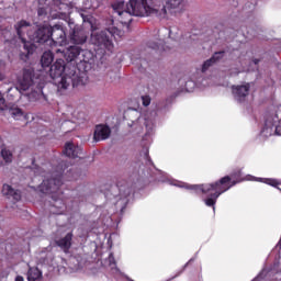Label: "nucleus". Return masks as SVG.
Here are the masks:
<instances>
[{"mask_svg": "<svg viewBox=\"0 0 281 281\" xmlns=\"http://www.w3.org/2000/svg\"><path fill=\"white\" fill-rule=\"evenodd\" d=\"M34 43H40L41 45L45 43H49L52 45V26L44 25L37 29V31L33 34Z\"/></svg>", "mask_w": 281, "mask_h": 281, "instance_id": "11", "label": "nucleus"}, {"mask_svg": "<svg viewBox=\"0 0 281 281\" xmlns=\"http://www.w3.org/2000/svg\"><path fill=\"white\" fill-rule=\"evenodd\" d=\"M81 16H82L85 23H87V21H89V15H85L83 13H81Z\"/></svg>", "mask_w": 281, "mask_h": 281, "instance_id": "36", "label": "nucleus"}, {"mask_svg": "<svg viewBox=\"0 0 281 281\" xmlns=\"http://www.w3.org/2000/svg\"><path fill=\"white\" fill-rule=\"evenodd\" d=\"M124 32L115 26H111L100 32H93L91 34V43L100 47L101 49H112L113 40L112 38H122Z\"/></svg>", "mask_w": 281, "mask_h": 281, "instance_id": "5", "label": "nucleus"}, {"mask_svg": "<svg viewBox=\"0 0 281 281\" xmlns=\"http://www.w3.org/2000/svg\"><path fill=\"white\" fill-rule=\"evenodd\" d=\"M142 102H143V106H149L150 105V97L148 95H144L140 98Z\"/></svg>", "mask_w": 281, "mask_h": 281, "instance_id": "34", "label": "nucleus"}, {"mask_svg": "<svg viewBox=\"0 0 281 281\" xmlns=\"http://www.w3.org/2000/svg\"><path fill=\"white\" fill-rule=\"evenodd\" d=\"M112 8L119 16H121L120 22L123 25H128L133 21V13L128 12V8L124 9V2H115Z\"/></svg>", "mask_w": 281, "mask_h": 281, "instance_id": "14", "label": "nucleus"}, {"mask_svg": "<svg viewBox=\"0 0 281 281\" xmlns=\"http://www.w3.org/2000/svg\"><path fill=\"white\" fill-rule=\"evenodd\" d=\"M65 202L63 199H56L54 195L52 196V205L50 212L52 214H65Z\"/></svg>", "mask_w": 281, "mask_h": 281, "instance_id": "19", "label": "nucleus"}, {"mask_svg": "<svg viewBox=\"0 0 281 281\" xmlns=\"http://www.w3.org/2000/svg\"><path fill=\"white\" fill-rule=\"evenodd\" d=\"M249 83L244 86H233V95L237 102H245L247 95H249Z\"/></svg>", "mask_w": 281, "mask_h": 281, "instance_id": "16", "label": "nucleus"}, {"mask_svg": "<svg viewBox=\"0 0 281 281\" xmlns=\"http://www.w3.org/2000/svg\"><path fill=\"white\" fill-rule=\"evenodd\" d=\"M212 65H215L214 61L212 60V58L205 60L202 65L201 72L205 74V71H207L210 69V67H212Z\"/></svg>", "mask_w": 281, "mask_h": 281, "instance_id": "31", "label": "nucleus"}, {"mask_svg": "<svg viewBox=\"0 0 281 281\" xmlns=\"http://www.w3.org/2000/svg\"><path fill=\"white\" fill-rule=\"evenodd\" d=\"M15 281H24V279H23L22 276H18V277L15 278Z\"/></svg>", "mask_w": 281, "mask_h": 281, "instance_id": "38", "label": "nucleus"}, {"mask_svg": "<svg viewBox=\"0 0 281 281\" xmlns=\"http://www.w3.org/2000/svg\"><path fill=\"white\" fill-rule=\"evenodd\" d=\"M156 10H158V16H160L161 19H164L166 16V14H168V10L169 12H181V10H183V0H168L166 5H162L160 9L156 8Z\"/></svg>", "mask_w": 281, "mask_h": 281, "instance_id": "13", "label": "nucleus"}, {"mask_svg": "<svg viewBox=\"0 0 281 281\" xmlns=\"http://www.w3.org/2000/svg\"><path fill=\"white\" fill-rule=\"evenodd\" d=\"M33 74H43L46 76L47 81L52 78L55 85H57L58 91H67L71 85L72 87L80 85V78L75 70H70L69 74L63 76V74H65V60L63 59H57L56 63L50 66L48 72L47 70H37L36 72L33 71Z\"/></svg>", "mask_w": 281, "mask_h": 281, "instance_id": "3", "label": "nucleus"}, {"mask_svg": "<svg viewBox=\"0 0 281 281\" xmlns=\"http://www.w3.org/2000/svg\"><path fill=\"white\" fill-rule=\"evenodd\" d=\"M70 41H72L75 45H85V43H87V35L85 31H74L70 35Z\"/></svg>", "mask_w": 281, "mask_h": 281, "instance_id": "23", "label": "nucleus"}, {"mask_svg": "<svg viewBox=\"0 0 281 281\" xmlns=\"http://www.w3.org/2000/svg\"><path fill=\"white\" fill-rule=\"evenodd\" d=\"M14 161V149L12 147L3 146V138L0 136V168L10 166Z\"/></svg>", "mask_w": 281, "mask_h": 281, "instance_id": "12", "label": "nucleus"}, {"mask_svg": "<svg viewBox=\"0 0 281 281\" xmlns=\"http://www.w3.org/2000/svg\"><path fill=\"white\" fill-rule=\"evenodd\" d=\"M60 186H63V176L60 173H52L40 184V191L43 194H54L60 190Z\"/></svg>", "mask_w": 281, "mask_h": 281, "instance_id": "9", "label": "nucleus"}, {"mask_svg": "<svg viewBox=\"0 0 281 281\" xmlns=\"http://www.w3.org/2000/svg\"><path fill=\"white\" fill-rule=\"evenodd\" d=\"M238 176H240V171H238Z\"/></svg>", "mask_w": 281, "mask_h": 281, "instance_id": "43", "label": "nucleus"}, {"mask_svg": "<svg viewBox=\"0 0 281 281\" xmlns=\"http://www.w3.org/2000/svg\"><path fill=\"white\" fill-rule=\"evenodd\" d=\"M37 14H38V16H45V14H47V12L45 11L44 8H40V9L37 10Z\"/></svg>", "mask_w": 281, "mask_h": 281, "instance_id": "35", "label": "nucleus"}, {"mask_svg": "<svg viewBox=\"0 0 281 281\" xmlns=\"http://www.w3.org/2000/svg\"><path fill=\"white\" fill-rule=\"evenodd\" d=\"M281 122V106L276 112L266 114L265 126L261 131L262 137H271V135H281L280 133Z\"/></svg>", "mask_w": 281, "mask_h": 281, "instance_id": "6", "label": "nucleus"}, {"mask_svg": "<svg viewBox=\"0 0 281 281\" xmlns=\"http://www.w3.org/2000/svg\"><path fill=\"white\" fill-rule=\"evenodd\" d=\"M7 111L9 115L13 117V120H27V115H25V112H23V110H21L19 106L7 108Z\"/></svg>", "mask_w": 281, "mask_h": 281, "instance_id": "22", "label": "nucleus"}, {"mask_svg": "<svg viewBox=\"0 0 281 281\" xmlns=\"http://www.w3.org/2000/svg\"><path fill=\"white\" fill-rule=\"evenodd\" d=\"M111 137V127L109 125L100 124L94 128L93 139L94 142H104Z\"/></svg>", "mask_w": 281, "mask_h": 281, "instance_id": "15", "label": "nucleus"}, {"mask_svg": "<svg viewBox=\"0 0 281 281\" xmlns=\"http://www.w3.org/2000/svg\"><path fill=\"white\" fill-rule=\"evenodd\" d=\"M130 14L133 16H148L150 14H159V9L148 4V0H130L126 3Z\"/></svg>", "mask_w": 281, "mask_h": 281, "instance_id": "7", "label": "nucleus"}, {"mask_svg": "<svg viewBox=\"0 0 281 281\" xmlns=\"http://www.w3.org/2000/svg\"><path fill=\"white\" fill-rule=\"evenodd\" d=\"M148 47L150 49H164L162 45H164V42L161 40H159V42H148Z\"/></svg>", "mask_w": 281, "mask_h": 281, "instance_id": "30", "label": "nucleus"}, {"mask_svg": "<svg viewBox=\"0 0 281 281\" xmlns=\"http://www.w3.org/2000/svg\"><path fill=\"white\" fill-rule=\"evenodd\" d=\"M120 196H123L124 199H121L124 206H122L121 212L124 211V207H126V203H128V200H126L127 196H131L133 193V189L131 187H121L120 189Z\"/></svg>", "mask_w": 281, "mask_h": 281, "instance_id": "25", "label": "nucleus"}, {"mask_svg": "<svg viewBox=\"0 0 281 281\" xmlns=\"http://www.w3.org/2000/svg\"><path fill=\"white\" fill-rule=\"evenodd\" d=\"M136 124H139V119H137L136 122H133L131 126H135Z\"/></svg>", "mask_w": 281, "mask_h": 281, "instance_id": "39", "label": "nucleus"}, {"mask_svg": "<svg viewBox=\"0 0 281 281\" xmlns=\"http://www.w3.org/2000/svg\"><path fill=\"white\" fill-rule=\"evenodd\" d=\"M55 52L56 54H61L67 63H74V60H76V63H89V58L87 56H89L90 53L88 50L81 49V47L78 45L69 46L64 50L57 48Z\"/></svg>", "mask_w": 281, "mask_h": 281, "instance_id": "8", "label": "nucleus"}, {"mask_svg": "<svg viewBox=\"0 0 281 281\" xmlns=\"http://www.w3.org/2000/svg\"><path fill=\"white\" fill-rule=\"evenodd\" d=\"M254 63H255V65H258L259 60H258V59H255Z\"/></svg>", "mask_w": 281, "mask_h": 281, "instance_id": "41", "label": "nucleus"}, {"mask_svg": "<svg viewBox=\"0 0 281 281\" xmlns=\"http://www.w3.org/2000/svg\"><path fill=\"white\" fill-rule=\"evenodd\" d=\"M18 38L23 43V49L20 54L21 60L26 61L32 54H34V45L31 42H27V38H32V31L34 30V24L27 20H20L13 25Z\"/></svg>", "mask_w": 281, "mask_h": 281, "instance_id": "4", "label": "nucleus"}, {"mask_svg": "<svg viewBox=\"0 0 281 281\" xmlns=\"http://www.w3.org/2000/svg\"><path fill=\"white\" fill-rule=\"evenodd\" d=\"M64 154L70 159H76L82 155V147L75 145L74 143H66Z\"/></svg>", "mask_w": 281, "mask_h": 281, "instance_id": "17", "label": "nucleus"}, {"mask_svg": "<svg viewBox=\"0 0 281 281\" xmlns=\"http://www.w3.org/2000/svg\"><path fill=\"white\" fill-rule=\"evenodd\" d=\"M196 85H203V79H201V77H193V80L187 81L184 87L187 91H192Z\"/></svg>", "mask_w": 281, "mask_h": 281, "instance_id": "27", "label": "nucleus"}, {"mask_svg": "<svg viewBox=\"0 0 281 281\" xmlns=\"http://www.w3.org/2000/svg\"><path fill=\"white\" fill-rule=\"evenodd\" d=\"M47 85V76L43 72H34L32 69H24L19 86L15 88L20 93L26 95L30 102H38L40 104H49V100L43 92Z\"/></svg>", "mask_w": 281, "mask_h": 281, "instance_id": "1", "label": "nucleus"}, {"mask_svg": "<svg viewBox=\"0 0 281 281\" xmlns=\"http://www.w3.org/2000/svg\"><path fill=\"white\" fill-rule=\"evenodd\" d=\"M232 179H236V173H233L232 177L226 176L222 178L220 181L210 183V184H193L187 187L189 190H194V192H202V194H207V198L204 199L205 205L207 207H213L216 210V201L221 194L227 192L231 188L236 186V181H232Z\"/></svg>", "mask_w": 281, "mask_h": 281, "instance_id": "2", "label": "nucleus"}, {"mask_svg": "<svg viewBox=\"0 0 281 281\" xmlns=\"http://www.w3.org/2000/svg\"><path fill=\"white\" fill-rule=\"evenodd\" d=\"M225 57V52L224 50H220L213 54V56L211 57L212 61L214 64L218 63V60H223V58Z\"/></svg>", "mask_w": 281, "mask_h": 281, "instance_id": "29", "label": "nucleus"}, {"mask_svg": "<svg viewBox=\"0 0 281 281\" xmlns=\"http://www.w3.org/2000/svg\"><path fill=\"white\" fill-rule=\"evenodd\" d=\"M8 109V104H5V98L3 93L0 92V111H5Z\"/></svg>", "mask_w": 281, "mask_h": 281, "instance_id": "33", "label": "nucleus"}, {"mask_svg": "<svg viewBox=\"0 0 281 281\" xmlns=\"http://www.w3.org/2000/svg\"><path fill=\"white\" fill-rule=\"evenodd\" d=\"M12 89H14V88H8V90H7V93H10V91H12Z\"/></svg>", "mask_w": 281, "mask_h": 281, "instance_id": "40", "label": "nucleus"}, {"mask_svg": "<svg viewBox=\"0 0 281 281\" xmlns=\"http://www.w3.org/2000/svg\"><path fill=\"white\" fill-rule=\"evenodd\" d=\"M109 265L112 269V273H120V269L117 268V263L115 262V257L113 256V252L109 255Z\"/></svg>", "mask_w": 281, "mask_h": 281, "instance_id": "28", "label": "nucleus"}, {"mask_svg": "<svg viewBox=\"0 0 281 281\" xmlns=\"http://www.w3.org/2000/svg\"><path fill=\"white\" fill-rule=\"evenodd\" d=\"M42 273L38 268H30L27 271V280L29 281H36L38 278H41Z\"/></svg>", "mask_w": 281, "mask_h": 281, "instance_id": "26", "label": "nucleus"}, {"mask_svg": "<svg viewBox=\"0 0 281 281\" xmlns=\"http://www.w3.org/2000/svg\"><path fill=\"white\" fill-rule=\"evenodd\" d=\"M52 63H54V54L49 50L44 52L41 59V65L43 68L42 71H45V69H47V67H49Z\"/></svg>", "mask_w": 281, "mask_h": 281, "instance_id": "24", "label": "nucleus"}, {"mask_svg": "<svg viewBox=\"0 0 281 281\" xmlns=\"http://www.w3.org/2000/svg\"><path fill=\"white\" fill-rule=\"evenodd\" d=\"M71 240H74V233H68L65 237L57 239L55 243L65 254H69V249H71Z\"/></svg>", "mask_w": 281, "mask_h": 281, "instance_id": "18", "label": "nucleus"}, {"mask_svg": "<svg viewBox=\"0 0 281 281\" xmlns=\"http://www.w3.org/2000/svg\"><path fill=\"white\" fill-rule=\"evenodd\" d=\"M157 112L146 114L145 117H138V122H144L148 135H150L153 128H155V116Z\"/></svg>", "mask_w": 281, "mask_h": 281, "instance_id": "20", "label": "nucleus"}, {"mask_svg": "<svg viewBox=\"0 0 281 281\" xmlns=\"http://www.w3.org/2000/svg\"><path fill=\"white\" fill-rule=\"evenodd\" d=\"M2 194L8 199H14V201H21V191L15 190L10 184H3Z\"/></svg>", "mask_w": 281, "mask_h": 281, "instance_id": "21", "label": "nucleus"}, {"mask_svg": "<svg viewBox=\"0 0 281 281\" xmlns=\"http://www.w3.org/2000/svg\"><path fill=\"white\" fill-rule=\"evenodd\" d=\"M35 175H41V171H35Z\"/></svg>", "mask_w": 281, "mask_h": 281, "instance_id": "42", "label": "nucleus"}, {"mask_svg": "<svg viewBox=\"0 0 281 281\" xmlns=\"http://www.w3.org/2000/svg\"><path fill=\"white\" fill-rule=\"evenodd\" d=\"M0 80H5V61L0 60Z\"/></svg>", "mask_w": 281, "mask_h": 281, "instance_id": "32", "label": "nucleus"}, {"mask_svg": "<svg viewBox=\"0 0 281 281\" xmlns=\"http://www.w3.org/2000/svg\"><path fill=\"white\" fill-rule=\"evenodd\" d=\"M267 183H268L269 186H276V180H267Z\"/></svg>", "mask_w": 281, "mask_h": 281, "instance_id": "37", "label": "nucleus"}, {"mask_svg": "<svg viewBox=\"0 0 281 281\" xmlns=\"http://www.w3.org/2000/svg\"><path fill=\"white\" fill-rule=\"evenodd\" d=\"M50 45H59V47L67 45V33L63 24L57 23L50 26Z\"/></svg>", "mask_w": 281, "mask_h": 281, "instance_id": "10", "label": "nucleus"}]
</instances>
